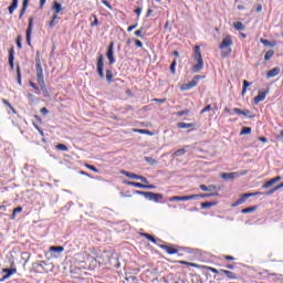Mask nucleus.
I'll return each mask as SVG.
<instances>
[{
    "label": "nucleus",
    "mask_w": 283,
    "mask_h": 283,
    "mask_svg": "<svg viewBox=\"0 0 283 283\" xmlns=\"http://www.w3.org/2000/svg\"><path fill=\"white\" fill-rule=\"evenodd\" d=\"M234 114H238L239 116H247V118H255V115H251V111L241 108H233Z\"/></svg>",
    "instance_id": "obj_14"
},
{
    "label": "nucleus",
    "mask_w": 283,
    "mask_h": 283,
    "mask_svg": "<svg viewBox=\"0 0 283 283\" xmlns=\"http://www.w3.org/2000/svg\"><path fill=\"white\" fill-rule=\"evenodd\" d=\"M274 55H275V51H273V50L268 51V52L265 53V55H264V61H265V62H266V61H271V59H273Z\"/></svg>",
    "instance_id": "obj_33"
},
{
    "label": "nucleus",
    "mask_w": 283,
    "mask_h": 283,
    "mask_svg": "<svg viewBox=\"0 0 283 283\" xmlns=\"http://www.w3.org/2000/svg\"><path fill=\"white\" fill-rule=\"evenodd\" d=\"M222 259L228 260L229 262H233V260H235L232 255H222Z\"/></svg>",
    "instance_id": "obj_53"
},
{
    "label": "nucleus",
    "mask_w": 283,
    "mask_h": 283,
    "mask_svg": "<svg viewBox=\"0 0 283 283\" xmlns=\"http://www.w3.org/2000/svg\"><path fill=\"white\" fill-rule=\"evenodd\" d=\"M2 273H7L6 277H10L11 275H14V273H17V269H3Z\"/></svg>",
    "instance_id": "obj_32"
},
{
    "label": "nucleus",
    "mask_w": 283,
    "mask_h": 283,
    "mask_svg": "<svg viewBox=\"0 0 283 283\" xmlns=\"http://www.w3.org/2000/svg\"><path fill=\"white\" fill-rule=\"evenodd\" d=\"M17 74H18V84L22 85L21 83V66H17Z\"/></svg>",
    "instance_id": "obj_45"
},
{
    "label": "nucleus",
    "mask_w": 283,
    "mask_h": 283,
    "mask_svg": "<svg viewBox=\"0 0 283 283\" xmlns=\"http://www.w3.org/2000/svg\"><path fill=\"white\" fill-rule=\"evenodd\" d=\"M154 103H167V98H154Z\"/></svg>",
    "instance_id": "obj_55"
},
{
    "label": "nucleus",
    "mask_w": 283,
    "mask_h": 283,
    "mask_svg": "<svg viewBox=\"0 0 283 283\" xmlns=\"http://www.w3.org/2000/svg\"><path fill=\"white\" fill-rule=\"evenodd\" d=\"M253 211H258V206L249 207L245 209L241 210V213L247 214V213H253Z\"/></svg>",
    "instance_id": "obj_28"
},
{
    "label": "nucleus",
    "mask_w": 283,
    "mask_h": 283,
    "mask_svg": "<svg viewBox=\"0 0 283 283\" xmlns=\"http://www.w3.org/2000/svg\"><path fill=\"white\" fill-rule=\"evenodd\" d=\"M21 211H23V207H17L13 209L12 216H11V220H14V218H17L18 213H21Z\"/></svg>",
    "instance_id": "obj_34"
},
{
    "label": "nucleus",
    "mask_w": 283,
    "mask_h": 283,
    "mask_svg": "<svg viewBox=\"0 0 283 283\" xmlns=\"http://www.w3.org/2000/svg\"><path fill=\"white\" fill-rule=\"evenodd\" d=\"M266 98V92L259 91L258 96L254 97V105H258L259 103H262Z\"/></svg>",
    "instance_id": "obj_17"
},
{
    "label": "nucleus",
    "mask_w": 283,
    "mask_h": 283,
    "mask_svg": "<svg viewBox=\"0 0 283 283\" xmlns=\"http://www.w3.org/2000/svg\"><path fill=\"white\" fill-rule=\"evenodd\" d=\"M135 193H137V196H144L147 200H151L153 202H158L159 200H163V193L145 192L140 190H136Z\"/></svg>",
    "instance_id": "obj_5"
},
{
    "label": "nucleus",
    "mask_w": 283,
    "mask_h": 283,
    "mask_svg": "<svg viewBox=\"0 0 283 283\" xmlns=\"http://www.w3.org/2000/svg\"><path fill=\"white\" fill-rule=\"evenodd\" d=\"M102 3L108 8V10H112V4L107 0H102Z\"/></svg>",
    "instance_id": "obj_56"
},
{
    "label": "nucleus",
    "mask_w": 283,
    "mask_h": 283,
    "mask_svg": "<svg viewBox=\"0 0 283 283\" xmlns=\"http://www.w3.org/2000/svg\"><path fill=\"white\" fill-rule=\"evenodd\" d=\"M134 133L135 134H145L146 136H154V133L147 130V129H138V128H135L134 129Z\"/></svg>",
    "instance_id": "obj_31"
},
{
    "label": "nucleus",
    "mask_w": 283,
    "mask_h": 283,
    "mask_svg": "<svg viewBox=\"0 0 283 283\" xmlns=\"http://www.w3.org/2000/svg\"><path fill=\"white\" fill-rule=\"evenodd\" d=\"M197 196L196 198H213L216 196H220L218 192H211V193H201V195H192Z\"/></svg>",
    "instance_id": "obj_26"
},
{
    "label": "nucleus",
    "mask_w": 283,
    "mask_h": 283,
    "mask_svg": "<svg viewBox=\"0 0 283 283\" xmlns=\"http://www.w3.org/2000/svg\"><path fill=\"white\" fill-rule=\"evenodd\" d=\"M216 189H218V186L216 185L208 186V191H216Z\"/></svg>",
    "instance_id": "obj_58"
},
{
    "label": "nucleus",
    "mask_w": 283,
    "mask_h": 283,
    "mask_svg": "<svg viewBox=\"0 0 283 283\" xmlns=\"http://www.w3.org/2000/svg\"><path fill=\"white\" fill-rule=\"evenodd\" d=\"M33 127L39 132L40 136H45V133H43V129L36 125V123L33 122Z\"/></svg>",
    "instance_id": "obj_47"
},
{
    "label": "nucleus",
    "mask_w": 283,
    "mask_h": 283,
    "mask_svg": "<svg viewBox=\"0 0 283 283\" xmlns=\"http://www.w3.org/2000/svg\"><path fill=\"white\" fill-rule=\"evenodd\" d=\"M106 56L108 59L109 65H114L116 63V59L114 57V42L109 43Z\"/></svg>",
    "instance_id": "obj_10"
},
{
    "label": "nucleus",
    "mask_w": 283,
    "mask_h": 283,
    "mask_svg": "<svg viewBox=\"0 0 283 283\" xmlns=\"http://www.w3.org/2000/svg\"><path fill=\"white\" fill-rule=\"evenodd\" d=\"M196 197L197 196H184V197H180V196H174V197H170V202H187L188 200H196Z\"/></svg>",
    "instance_id": "obj_12"
},
{
    "label": "nucleus",
    "mask_w": 283,
    "mask_h": 283,
    "mask_svg": "<svg viewBox=\"0 0 283 283\" xmlns=\"http://www.w3.org/2000/svg\"><path fill=\"white\" fill-rule=\"evenodd\" d=\"M251 134V127H243L240 132V136H249Z\"/></svg>",
    "instance_id": "obj_38"
},
{
    "label": "nucleus",
    "mask_w": 283,
    "mask_h": 283,
    "mask_svg": "<svg viewBox=\"0 0 283 283\" xmlns=\"http://www.w3.org/2000/svg\"><path fill=\"white\" fill-rule=\"evenodd\" d=\"M142 13H143V8L135 9V14H137V17H140Z\"/></svg>",
    "instance_id": "obj_62"
},
{
    "label": "nucleus",
    "mask_w": 283,
    "mask_h": 283,
    "mask_svg": "<svg viewBox=\"0 0 283 283\" xmlns=\"http://www.w3.org/2000/svg\"><path fill=\"white\" fill-rule=\"evenodd\" d=\"M218 205V201H208L201 203V209H211V207H216Z\"/></svg>",
    "instance_id": "obj_24"
},
{
    "label": "nucleus",
    "mask_w": 283,
    "mask_h": 283,
    "mask_svg": "<svg viewBox=\"0 0 283 283\" xmlns=\"http://www.w3.org/2000/svg\"><path fill=\"white\" fill-rule=\"evenodd\" d=\"M106 81L107 83H114V73L112 70H106Z\"/></svg>",
    "instance_id": "obj_29"
},
{
    "label": "nucleus",
    "mask_w": 283,
    "mask_h": 283,
    "mask_svg": "<svg viewBox=\"0 0 283 283\" xmlns=\"http://www.w3.org/2000/svg\"><path fill=\"white\" fill-rule=\"evenodd\" d=\"M138 28V24H133L127 28V32H132L133 30H136Z\"/></svg>",
    "instance_id": "obj_57"
},
{
    "label": "nucleus",
    "mask_w": 283,
    "mask_h": 283,
    "mask_svg": "<svg viewBox=\"0 0 283 283\" xmlns=\"http://www.w3.org/2000/svg\"><path fill=\"white\" fill-rule=\"evenodd\" d=\"M35 74L39 86L34 82H29L30 87L35 91V94H41V92L48 94V86L45 85V77L43 76V66L41 65V51H36L35 53Z\"/></svg>",
    "instance_id": "obj_1"
},
{
    "label": "nucleus",
    "mask_w": 283,
    "mask_h": 283,
    "mask_svg": "<svg viewBox=\"0 0 283 283\" xmlns=\"http://www.w3.org/2000/svg\"><path fill=\"white\" fill-rule=\"evenodd\" d=\"M30 6V0H23L22 8H28Z\"/></svg>",
    "instance_id": "obj_63"
},
{
    "label": "nucleus",
    "mask_w": 283,
    "mask_h": 283,
    "mask_svg": "<svg viewBox=\"0 0 283 283\" xmlns=\"http://www.w3.org/2000/svg\"><path fill=\"white\" fill-rule=\"evenodd\" d=\"M200 269H206V271H210L211 273H219L220 274V270H218L216 268H211V266H207V265H201Z\"/></svg>",
    "instance_id": "obj_37"
},
{
    "label": "nucleus",
    "mask_w": 283,
    "mask_h": 283,
    "mask_svg": "<svg viewBox=\"0 0 283 283\" xmlns=\"http://www.w3.org/2000/svg\"><path fill=\"white\" fill-rule=\"evenodd\" d=\"M261 43L265 46V48H275V45H277V43L275 41L271 42L269 40H264V39H261L260 40Z\"/></svg>",
    "instance_id": "obj_25"
},
{
    "label": "nucleus",
    "mask_w": 283,
    "mask_h": 283,
    "mask_svg": "<svg viewBox=\"0 0 283 283\" xmlns=\"http://www.w3.org/2000/svg\"><path fill=\"white\" fill-rule=\"evenodd\" d=\"M40 112H41V114H43V116L50 114V111H48L45 107H42V108L40 109Z\"/></svg>",
    "instance_id": "obj_59"
},
{
    "label": "nucleus",
    "mask_w": 283,
    "mask_h": 283,
    "mask_svg": "<svg viewBox=\"0 0 283 283\" xmlns=\"http://www.w3.org/2000/svg\"><path fill=\"white\" fill-rule=\"evenodd\" d=\"M231 45H233V39L231 38V35L228 34L222 39L221 43L219 44V50H221L222 59H227V56H229L233 52Z\"/></svg>",
    "instance_id": "obj_2"
},
{
    "label": "nucleus",
    "mask_w": 283,
    "mask_h": 283,
    "mask_svg": "<svg viewBox=\"0 0 283 283\" xmlns=\"http://www.w3.org/2000/svg\"><path fill=\"white\" fill-rule=\"evenodd\" d=\"M135 36H139V39H144L143 29L135 31Z\"/></svg>",
    "instance_id": "obj_52"
},
{
    "label": "nucleus",
    "mask_w": 283,
    "mask_h": 283,
    "mask_svg": "<svg viewBox=\"0 0 283 283\" xmlns=\"http://www.w3.org/2000/svg\"><path fill=\"white\" fill-rule=\"evenodd\" d=\"M19 8V0H12L11 6H9V14H14V10Z\"/></svg>",
    "instance_id": "obj_22"
},
{
    "label": "nucleus",
    "mask_w": 283,
    "mask_h": 283,
    "mask_svg": "<svg viewBox=\"0 0 283 283\" xmlns=\"http://www.w3.org/2000/svg\"><path fill=\"white\" fill-rule=\"evenodd\" d=\"M177 264H182L184 266H192V269H201L202 265L197 264V263H191L187 261H176Z\"/></svg>",
    "instance_id": "obj_18"
},
{
    "label": "nucleus",
    "mask_w": 283,
    "mask_h": 283,
    "mask_svg": "<svg viewBox=\"0 0 283 283\" xmlns=\"http://www.w3.org/2000/svg\"><path fill=\"white\" fill-rule=\"evenodd\" d=\"M52 10L54 14H60V12H63V7L57 1L53 2Z\"/></svg>",
    "instance_id": "obj_21"
},
{
    "label": "nucleus",
    "mask_w": 283,
    "mask_h": 283,
    "mask_svg": "<svg viewBox=\"0 0 283 283\" xmlns=\"http://www.w3.org/2000/svg\"><path fill=\"white\" fill-rule=\"evenodd\" d=\"M144 160L146 163H148V165H156V159L151 158V157H145Z\"/></svg>",
    "instance_id": "obj_44"
},
{
    "label": "nucleus",
    "mask_w": 283,
    "mask_h": 283,
    "mask_svg": "<svg viewBox=\"0 0 283 283\" xmlns=\"http://www.w3.org/2000/svg\"><path fill=\"white\" fill-rule=\"evenodd\" d=\"M280 180H282V177L276 176V177L265 181L263 185V189H269V187H273V185H275V182H280Z\"/></svg>",
    "instance_id": "obj_16"
},
{
    "label": "nucleus",
    "mask_w": 283,
    "mask_h": 283,
    "mask_svg": "<svg viewBox=\"0 0 283 283\" xmlns=\"http://www.w3.org/2000/svg\"><path fill=\"white\" fill-rule=\"evenodd\" d=\"M51 253H63L65 251V248L63 247H51L50 248Z\"/></svg>",
    "instance_id": "obj_30"
},
{
    "label": "nucleus",
    "mask_w": 283,
    "mask_h": 283,
    "mask_svg": "<svg viewBox=\"0 0 283 283\" xmlns=\"http://www.w3.org/2000/svg\"><path fill=\"white\" fill-rule=\"evenodd\" d=\"M9 65L11 70H14V48L9 50Z\"/></svg>",
    "instance_id": "obj_20"
},
{
    "label": "nucleus",
    "mask_w": 283,
    "mask_h": 283,
    "mask_svg": "<svg viewBox=\"0 0 283 283\" xmlns=\"http://www.w3.org/2000/svg\"><path fill=\"white\" fill-rule=\"evenodd\" d=\"M233 27L237 29V30H244V24L242 22H234L233 23Z\"/></svg>",
    "instance_id": "obj_43"
},
{
    "label": "nucleus",
    "mask_w": 283,
    "mask_h": 283,
    "mask_svg": "<svg viewBox=\"0 0 283 283\" xmlns=\"http://www.w3.org/2000/svg\"><path fill=\"white\" fill-rule=\"evenodd\" d=\"M199 188L201 189V191H209V186L200 185Z\"/></svg>",
    "instance_id": "obj_61"
},
{
    "label": "nucleus",
    "mask_w": 283,
    "mask_h": 283,
    "mask_svg": "<svg viewBox=\"0 0 283 283\" xmlns=\"http://www.w3.org/2000/svg\"><path fill=\"white\" fill-rule=\"evenodd\" d=\"M239 196L240 198L235 202L231 203V207H240V205H244L249 198H253L254 196H264V192H247Z\"/></svg>",
    "instance_id": "obj_4"
},
{
    "label": "nucleus",
    "mask_w": 283,
    "mask_h": 283,
    "mask_svg": "<svg viewBox=\"0 0 283 283\" xmlns=\"http://www.w3.org/2000/svg\"><path fill=\"white\" fill-rule=\"evenodd\" d=\"M21 41H23V38L21 35H18L15 43H17L19 50H21V48H23V45L21 44Z\"/></svg>",
    "instance_id": "obj_49"
},
{
    "label": "nucleus",
    "mask_w": 283,
    "mask_h": 283,
    "mask_svg": "<svg viewBox=\"0 0 283 283\" xmlns=\"http://www.w3.org/2000/svg\"><path fill=\"white\" fill-rule=\"evenodd\" d=\"M177 127H178L179 129H189L190 127H196V124H195V123H189V124H187V123H185V122H181V123H178V124H177Z\"/></svg>",
    "instance_id": "obj_23"
},
{
    "label": "nucleus",
    "mask_w": 283,
    "mask_h": 283,
    "mask_svg": "<svg viewBox=\"0 0 283 283\" xmlns=\"http://www.w3.org/2000/svg\"><path fill=\"white\" fill-rule=\"evenodd\" d=\"M187 154V150L185 148L178 149L174 153L175 158H178L180 156H185Z\"/></svg>",
    "instance_id": "obj_35"
},
{
    "label": "nucleus",
    "mask_w": 283,
    "mask_h": 283,
    "mask_svg": "<svg viewBox=\"0 0 283 283\" xmlns=\"http://www.w3.org/2000/svg\"><path fill=\"white\" fill-rule=\"evenodd\" d=\"M56 149H60V151H69L70 148H67L64 144H57Z\"/></svg>",
    "instance_id": "obj_41"
},
{
    "label": "nucleus",
    "mask_w": 283,
    "mask_h": 283,
    "mask_svg": "<svg viewBox=\"0 0 283 283\" xmlns=\"http://www.w3.org/2000/svg\"><path fill=\"white\" fill-rule=\"evenodd\" d=\"M176 65H177V62H176V60H174L172 63L170 64L171 74H176Z\"/></svg>",
    "instance_id": "obj_48"
},
{
    "label": "nucleus",
    "mask_w": 283,
    "mask_h": 283,
    "mask_svg": "<svg viewBox=\"0 0 283 283\" xmlns=\"http://www.w3.org/2000/svg\"><path fill=\"white\" fill-rule=\"evenodd\" d=\"M136 48H143V42L140 40H134Z\"/></svg>",
    "instance_id": "obj_60"
},
{
    "label": "nucleus",
    "mask_w": 283,
    "mask_h": 283,
    "mask_svg": "<svg viewBox=\"0 0 283 283\" xmlns=\"http://www.w3.org/2000/svg\"><path fill=\"white\" fill-rule=\"evenodd\" d=\"M195 55L193 59L197 61V64H195L191 69L192 72L198 73L205 67V60H202V53L200 52V48L198 45L195 46Z\"/></svg>",
    "instance_id": "obj_3"
},
{
    "label": "nucleus",
    "mask_w": 283,
    "mask_h": 283,
    "mask_svg": "<svg viewBox=\"0 0 283 283\" xmlns=\"http://www.w3.org/2000/svg\"><path fill=\"white\" fill-rule=\"evenodd\" d=\"M54 25H56V21L55 20H52L49 22V28H54Z\"/></svg>",
    "instance_id": "obj_64"
},
{
    "label": "nucleus",
    "mask_w": 283,
    "mask_h": 283,
    "mask_svg": "<svg viewBox=\"0 0 283 283\" xmlns=\"http://www.w3.org/2000/svg\"><path fill=\"white\" fill-rule=\"evenodd\" d=\"M280 75V67H274L266 73L268 78H275Z\"/></svg>",
    "instance_id": "obj_19"
},
{
    "label": "nucleus",
    "mask_w": 283,
    "mask_h": 283,
    "mask_svg": "<svg viewBox=\"0 0 283 283\" xmlns=\"http://www.w3.org/2000/svg\"><path fill=\"white\" fill-rule=\"evenodd\" d=\"M2 103H3L4 105H7V107H9V109H11L12 114H17V111L14 109V107L12 106V104H10V103L8 102V99H2Z\"/></svg>",
    "instance_id": "obj_39"
},
{
    "label": "nucleus",
    "mask_w": 283,
    "mask_h": 283,
    "mask_svg": "<svg viewBox=\"0 0 283 283\" xmlns=\"http://www.w3.org/2000/svg\"><path fill=\"white\" fill-rule=\"evenodd\" d=\"M93 19L94 21L91 23V28H96V25H98V18L95 14H93Z\"/></svg>",
    "instance_id": "obj_50"
},
{
    "label": "nucleus",
    "mask_w": 283,
    "mask_h": 283,
    "mask_svg": "<svg viewBox=\"0 0 283 283\" xmlns=\"http://www.w3.org/2000/svg\"><path fill=\"white\" fill-rule=\"evenodd\" d=\"M123 174L124 176H126V178H130V180H140L142 182H144V185H149V180H147L144 176L129 171H124Z\"/></svg>",
    "instance_id": "obj_9"
},
{
    "label": "nucleus",
    "mask_w": 283,
    "mask_h": 283,
    "mask_svg": "<svg viewBox=\"0 0 283 283\" xmlns=\"http://www.w3.org/2000/svg\"><path fill=\"white\" fill-rule=\"evenodd\" d=\"M199 78H202V76L196 75V76L193 77V80H191V81L188 82L187 84H182V85L180 86L181 92H187V91H189V90H193V87H196V86L198 85V80H199Z\"/></svg>",
    "instance_id": "obj_6"
},
{
    "label": "nucleus",
    "mask_w": 283,
    "mask_h": 283,
    "mask_svg": "<svg viewBox=\"0 0 283 283\" xmlns=\"http://www.w3.org/2000/svg\"><path fill=\"white\" fill-rule=\"evenodd\" d=\"M249 85H251V83H249V81L244 80L243 81V88H242V96H244V94H247V88L249 87Z\"/></svg>",
    "instance_id": "obj_40"
},
{
    "label": "nucleus",
    "mask_w": 283,
    "mask_h": 283,
    "mask_svg": "<svg viewBox=\"0 0 283 283\" xmlns=\"http://www.w3.org/2000/svg\"><path fill=\"white\" fill-rule=\"evenodd\" d=\"M86 169H90L91 171H94L95 174H98V168L93 166V165H90V164H86L85 165Z\"/></svg>",
    "instance_id": "obj_42"
},
{
    "label": "nucleus",
    "mask_w": 283,
    "mask_h": 283,
    "mask_svg": "<svg viewBox=\"0 0 283 283\" xmlns=\"http://www.w3.org/2000/svg\"><path fill=\"white\" fill-rule=\"evenodd\" d=\"M207 112H211V104H208L205 106L201 111L200 114H207Z\"/></svg>",
    "instance_id": "obj_46"
},
{
    "label": "nucleus",
    "mask_w": 283,
    "mask_h": 283,
    "mask_svg": "<svg viewBox=\"0 0 283 283\" xmlns=\"http://www.w3.org/2000/svg\"><path fill=\"white\" fill-rule=\"evenodd\" d=\"M28 10V8L22 7L20 14H19V19H23V14H25V11Z\"/></svg>",
    "instance_id": "obj_54"
},
{
    "label": "nucleus",
    "mask_w": 283,
    "mask_h": 283,
    "mask_svg": "<svg viewBox=\"0 0 283 283\" xmlns=\"http://www.w3.org/2000/svg\"><path fill=\"white\" fill-rule=\"evenodd\" d=\"M143 238H146L149 242H153V244H156V239L149 234V233H142Z\"/></svg>",
    "instance_id": "obj_36"
},
{
    "label": "nucleus",
    "mask_w": 283,
    "mask_h": 283,
    "mask_svg": "<svg viewBox=\"0 0 283 283\" xmlns=\"http://www.w3.org/2000/svg\"><path fill=\"white\" fill-rule=\"evenodd\" d=\"M160 249L166 251L168 253V255H176V253H178L177 245H160Z\"/></svg>",
    "instance_id": "obj_13"
},
{
    "label": "nucleus",
    "mask_w": 283,
    "mask_h": 283,
    "mask_svg": "<svg viewBox=\"0 0 283 283\" xmlns=\"http://www.w3.org/2000/svg\"><path fill=\"white\" fill-rule=\"evenodd\" d=\"M220 275H226L228 280H238V274L229 270H220Z\"/></svg>",
    "instance_id": "obj_15"
},
{
    "label": "nucleus",
    "mask_w": 283,
    "mask_h": 283,
    "mask_svg": "<svg viewBox=\"0 0 283 283\" xmlns=\"http://www.w3.org/2000/svg\"><path fill=\"white\" fill-rule=\"evenodd\" d=\"M105 67V57L103 54L97 56V74L101 78H105V72L103 71Z\"/></svg>",
    "instance_id": "obj_7"
},
{
    "label": "nucleus",
    "mask_w": 283,
    "mask_h": 283,
    "mask_svg": "<svg viewBox=\"0 0 283 283\" xmlns=\"http://www.w3.org/2000/svg\"><path fill=\"white\" fill-rule=\"evenodd\" d=\"M247 175V171L243 172H223L221 174V178H223V180H233L234 178H240V176H244Z\"/></svg>",
    "instance_id": "obj_11"
},
{
    "label": "nucleus",
    "mask_w": 283,
    "mask_h": 283,
    "mask_svg": "<svg viewBox=\"0 0 283 283\" xmlns=\"http://www.w3.org/2000/svg\"><path fill=\"white\" fill-rule=\"evenodd\" d=\"M188 114H189V109H184V111L177 112V116H187Z\"/></svg>",
    "instance_id": "obj_51"
},
{
    "label": "nucleus",
    "mask_w": 283,
    "mask_h": 283,
    "mask_svg": "<svg viewBox=\"0 0 283 283\" xmlns=\"http://www.w3.org/2000/svg\"><path fill=\"white\" fill-rule=\"evenodd\" d=\"M126 185H129L130 187H136L137 189H145V184L136 181H127Z\"/></svg>",
    "instance_id": "obj_27"
},
{
    "label": "nucleus",
    "mask_w": 283,
    "mask_h": 283,
    "mask_svg": "<svg viewBox=\"0 0 283 283\" xmlns=\"http://www.w3.org/2000/svg\"><path fill=\"white\" fill-rule=\"evenodd\" d=\"M32 30H34V17L29 18V25L27 28V43L32 45Z\"/></svg>",
    "instance_id": "obj_8"
}]
</instances>
